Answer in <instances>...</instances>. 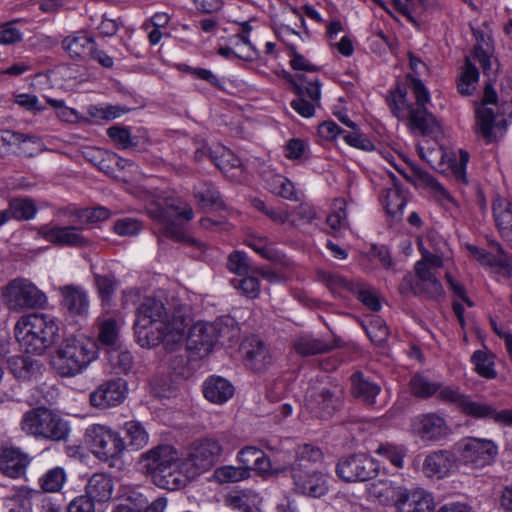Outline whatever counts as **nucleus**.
<instances>
[{
	"label": "nucleus",
	"mask_w": 512,
	"mask_h": 512,
	"mask_svg": "<svg viewBox=\"0 0 512 512\" xmlns=\"http://www.w3.org/2000/svg\"><path fill=\"white\" fill-rule=\"evenodd\" d=\"M186 327V318L175 313L170 315L161 297H146L137 308L134 330L141 347L162 344L167 351H176L183 344Z\"/></svg>",
	"instance_id": "1"
},
{
	"label": "nucleus",
	"mask_w": 512,
	"mask_h": 512,
	"mask_svg": "<svg viewBox=\"0 0 512 512\" xmlns=\"http://www.w3.org/2000/svg\"><path fill=\"white\" fill-rule=\"evenodd\" d=\"M138 464L160 488L173 491L185 486L182 460L172 445L160 444L149 449L140 455Z\"/></svg>",
	"instance_id": "2"
},
{
	"label": "nucleus",
	"mask_w": 512,
	"mask_h": 512,
	"mask_svg": "<svg viewBox=\"0 0 512 512\" xmlns=\"http://www.w3.org/2000/svg\"><path fill=\"white\" fill-rule=\"evenodd\" d=\"M322 450L311 444H301L295 448L294 461L289 465L290 476L296 493L320 498L329 490L327 477L311 466L322 462Z\"/></svg>",
	"instance_id": "3"
},
{
	"label": "nucleus",
	"mask_w": 512,
	"mask_h": 512,
	"mask_svg": "<svg viewBox=\"0 0 512 512\" xmlns=\"http://www.w3.org/2000/svg\"><path fill=\"white\" fill-rule=\"evenodd\" d=\"M14 333L27 354L41 355L59 339V327L55 318L43 313L20 317Z\"/></svg>",
	"instance_id": "4"
},
{
	"label": "nucleus",
	"mask_w": 512,
	"mask_h": 512,
	"mask_svg": "<svg viewBox=\"0 0 512 512\" xmlns=\"http://www.w3.org/2000/svg\"><path fill=\"white\" fill-rule=\"evenodd\" d=\"M96 358L94 341L83 336H69L56 348L51 365L60 376L72 377L85 370Z\"/></svg>",
	"instance_id": "5"
},
{
	"label": "nucleus",
	"mask_w": 512,
	"mask_h": 512,
	"mask_svg": "<svg viewBox=\"0 0 512 512\" xmlns=\"http://www.w3.org/2000/svg\"><path fill=\"white\" fill-rule=\"evenodd\" d=\"M20 426L26 435L37 440L64 442L70 435L69 422L46 407H36L25 412Z\"/></svg>",
	"instance_id": "6"
},
{
	"label": "nucleus",
	"mask_w": 512,
	"mask_h": 512,
	"mask_svg": "<svg viewBox=\"0 0 512 512\" xmlns=\"http://www.w3.org/2000/svg\"><path fill=\"white\" fill-rule=\"evenodd\" d=\"M223 447L220 442L212 437H205L194 441L182 460V470L185 478H195L209 471L220 459Z\"/></svg>",
	"instance_id": "7"
},
{
	"label": "nucleus",
	"mask_w": 512,
	"mask_h": 512,
	"mask_svg": "<svg viewBox=\"0 0 512 512\" xmlns=\"http://www.w3.org/2000/svg\"><path fill=\"white\" fill-rule=\"evenodd\" d=\"M410 87L415 97V104L408 111V127L415 135L426 136L439 129L435 116L428 111L426 105L430 103V93L417 77H410Z\"/></svg>",
	"instance_id": "8"
},
{
	"label": "nucleus",
	"mask_w": 512,
	"mask_h": 512,
	"mask_svg": "<svg viewBox=\"0 0 512 512\" xmlns=\"http://www.w3.org/2000/svg\"><path fill=\"white\" fill-rule=\"evenodd\" d=\"M283 78L298 96L291 102V107L303 117H312L316 107L320 106V80L316 76L309 77L304 74L293 76L289 72H284Z\"/></svg>",
	"instance_id": "9"
},
{
	"label": "nucleus",
	"mask_w": 512,
	"mask_h": 512,
	"mask_svg": "<svg viewBox=\"0 0 512 512\" xmlns=\"http://www.w3.org/2000/svg\"><path fill=\"white\" fill-rule=\"evenodd\" d=\"M4 297L8 308L12 311L43 308L47 304V296L31 281L17 278L8 283Z\"/></svg>",
	"instance_id": "10"
},
{
	"label": "nucleus",
	"mask_w": 512,
	"mask_h": 512,
	"mask_svg": "<svg viewBox=\"0 0 512 512\" xmlns=\"http://www.w3.org/2000/svg\"><path fill=\"white\" fill-rule=\"evenodd\" d=\"M86 441L93 454L102 461L118 458L125 450L124 439L110 427L93 424L86 429Z\"/></svg>",
	"instance_id": "11"
},
{
	"label": "nucleus",
	"mask_w": 512,
	"mask_h": 512,
	"mask_svg": "<svg viewBox=\"0 0 512 512\" xmlns=\"http://www.w3.org/2000/svg\"><path fill=\"white\" fill-rule=\"evenodd\" d=\"M460 462L471 469L490 466L498 455V446L485 438L467 437L457 447Z\"/></svg>",
	"instance_id": "12"
},
{
	"label": "nucleus",
	"mask_w": 512,
	"mask_h": 512,
	"mask_svg": "<svg viewBox=\"0 0 512 512\" xmlns=\"http://www.w3.org/2000/svg\"><path fill=\"white\" fill-rule=\"evenodd\" d=\"M379 464L366 454H351L339 459L337 476L345 482H364L378 475Z\"/></svg>",
	"instance_id": "13"
},
{
	"label": "nucleus",
	"mask_w": 512,
	"mask_h": 512,
	"mask_svg": "<svg viewBox=\"0 0 512 512\" xmlns=\"http://www.w3.org/2000/svg\"><path fill=\"white\" fill-rule=\"evenodd\" d=\"M344 388L337 383H330L307 398V408L319 419H329L343 406Z\"/></svg>",
	"instance_id": "14"
},
{
	"label": "nucleus",
	"mask_w": 512,
	"mask_h": 512,
	"mask_svg": "<svg viewBox=\"0 0 512 512\" xmlns=\"http://www.w3.org/2000/svg\"><path fill=\"white\" fill-rule=\"evenodd\" d=\"M439 401L456 406L462 414L474 419H495V407L474 400L471 395L462 393L458 387H447L441 390Z\"/></svg>",
	"instance_id": "15"
},
{
	"label": "nucleus",
	"mask_w": 512,
	"mask_h": 512,
	"mask_svg": "<svg viewBox=\"0 0 512 512\" xmlns=\"http://www.w3.org/2000/svg\"><path fill=\"white\" fill-rule=\"evenodd\" d=\"M403 277L399 290L402 294L412 293L429 300H439L444 296V289L437 273H415Z\"/></svg>",
	"instance_id": "16"
},
{
	"label": "nucleus",
	"mask_w": 512,
	"mask_h": 512,
	"mask_svg": "<svg viewBox=\"0 0 512 512\" xmlns=\"http://www.w3.org/2000/svg\"><path fill=\"white\" fill-rule=\"evenodd\" d=\"M127 395V382L122 378L102 383L89 397L93 407L106 409L121 404Z\"/></svg>",
	"instance_id": "17"
},
{
	"label": "nucleus",
	"mask_w": 512,
	"mask_h": 512,
	"mask_svg": "<svg viewBox=\"0 0 512 512\" xmlns=\"http://www.w3.org/2000/svg\"><path fill=\"white\" fill-rule=\"evenodd\" d=\"M39 233L46 241L59 246L83 248L91 244V241L82 234V228L80 227H41Z\"/></svg>",
	"instance_id": "18"
},
{
	"label": "nucleus",
	"mask_w": 512,
	"mask_h": 512,
	"mask_svg": "<svg viewBox=\"0 0 512 512\" xmlns=\"http://www.w3.org/2000/svg\"><path fill=\"white\" fill-rule=\"evenodd\" d=\"M412 426L416 434L423 440H439L450 432L444 417L437 413L417 416L413 420Z\"/></svg>",
	"instance_id": "19"
},
{
	"label": "nucleus",
	"mask_w": 512,
	"mask_h": 512,
	"mask_svg": "<svg viewBox=\"0 0 512 512\" xmlns=\"http://www.w3.org/2000/svg\"><path fill=\"white\" fill-rule=\"evenodd\" d=\"M215 343L211 322L196 323L189 331L186 346L194 356L203 358L213 349Z\"/></svg>",
	"instance_id": "20"
},
{
	"label": "nucleus",
	"mask_w": 512,
	"mask_h": 512,
	"mask_svg": "<svg viewBox=\"0 0 512 512\" xmlns=\"http://www.w3.org/2000/svg\"><path fill=\"white\" fill-rule=\"evenodd\" d=\"M240 352L245 365L254 371H261L270 363L269 351L264 342L255 335L246 337L241 345Z\"/></svg>",
	"instance_id": "21"
},
{
	"label": "nucleus",
	"mask_w": 512,
	"mask_h": 512,
	"mask_svg": "<svg viewBox=\"0 0 512 512\" xmlns=\"http://www.w3.org/2000/svg\"><path fill=\"white\" fill-rule=\"evenodd\" d=\"M62 296V306L70 316H86L89 311L87 291L77 285H65L59 288Z\"/></svg>",
	"instance_id": "22"
},
{
	"label": "nucleus",
	"mask_w": 512,
	"mask_h": 512,
	"mask_svg": "<svg viewBox=\"0 0 512 512\" xmlns=\"http://www.w3.org/2000/svg\"><path fill=\"white\" fill-rule=\"evenodd\" d=\"M395 506L398 512H432L434 501L430 493L415 489L400 493Z\"/></svg>",
	"instance_id": "23"
},
{
	"label": "nucleus",
	"mask_w": 512,
	"mask_h": 512,
	"mask_svg": "<svg viewBox=\"0 0 512 512\" xmlns=\"http://www.w3.org/2000/svg\"><path fill=\"white\" fill-rule=\"evenodd\" d=\"M30 461L29 455L20 449L5 448L0 454V470L10 478H19L25 475Z\"/></svg>",
	"instance_id": "24"
},
{
	"label": "nucleus",
	"mask_w": 512,
	"mask_h": 512,
	"mask_svg": "<svg viewBox=\"0 0 512 512\" xmlns=\"http://www.w3.org/2000/svg\"><path fill=\"white\" fill-rule=\"evenodd\" d=\"M381 199L387 214L393 220L400 221L407 203V196L395 177L392 178V186L382 190Z\"/></svg>",
	"instance_id": "25"
},
{
	"label": "nucleus",
	"mask_w": 512,
	"mask_h": 512,
	"mask_svg": "<svg viewBox=\"0 0 512 512\" xmlns=\"http://www.w3.org/2000/svg\"><path fill=\"white\" fill-rule=\"evenodd\" d=\"M350 380L352 395L364 405L374 406L381 392L380 385L365 377L360 371L353 373Z\"/></svg>",
	"instance_id": "26"
},
{
	"label": "nucleus",
	"mask_w": 512,
	"mask_h": 512,
	"mask_svg": "<svg viewBox=\"0 0 512 512\" xmlns=\"http://www.w3.org/2000/svg\"><path fill=\"white\" fill-rule=\"evenodd\" d=\"M234 386L225 378L210 376L203 384L204 397L215 404H223L234 395Z\"/></svg>",
	"instance_id": "27"
},
{
	"label": "nucleus",
	"mask_w": 512,
	"mask_h": 512,
	"mask_svg": "<svg viewBox=\"0 0 512 512\" xmlns=\"http://www.w3.org/2000/svg\"><path fill=\"white\" fill-rule=\"evenodd\" d=\"M216 344L230 346L240 338V327L231 316H222L211 322Z\"/></svg>",
	"instance_id": "28"
},
{
	"label": "nucleus",
	"mask_w": 512,
	"mask_h": 512,
	"mask_svg": "<svg viewBox=\"0 0 512 512\" xmlns=\"http://www.w3.org/2000/svg\"><path fill=\"white\" fill-rule=\"evenodd\" d=\"M86 496L94 502H106L113 493V480L107 473H94L88 480Z\"/></svg>",
	"instance_id": "29"
},
{
	"label": "nucleus",
	"mask_w": 512,
	"mask_h": 512,
	"mask_svg": "<svg viewBox=\"0 0 512 512\" xmlns=\"http://www.w3.org/2000/svg\"><path fill=\"white\" fill-rule=\"evenodd\" d=\"M210 160L221 170V172L231 178L238 180L243 175V166L241 160L230 150L222 149L219 153H210Z\"/></svg>",
	"instance_id": "30"
},
{
	"label": "nucleus",
	"mask_w": 512,
	"mask_h": 512,
	"mask_svg": "<svg viewBox=\"0 0 512 512\" xmlns=\"http://www.w3.org/2000/svg\"><path fill=\"white\" fill-rule=\"evenodd\" d=\"M453 465V456L448 451L429 454L423 464V471L428 477H445Z\"/></svg>",
	"instance_id": "31"
},
{
	"label": "nucleus",
	"mask_w": 512,
	"mask_h": 512,
	"mask_svg": "<svg viewBox=\"0 0 512 512\" xmlns=\"http://www.w3.org/2000/svg\"><path fill=\"white\" fill-rule=\"evenodd\" d=\"M125 449L140 450L145 447L149 441V435L142 423L131 420L122 426Z\"/></svg>",
	"instance_id": "32"
},
{
	"label": "nucleus",
	"mask_w": 512,
	"mask_h": 512,
	"mask_svg": "<svg viewBox=\"0 0 512 512\" xmlns=\"http://www.w3.org/2000/svg\"><path fill=\"white\" fill-rule=\"evenodd\" d=\"M493 215L501 236L512 242V203L497 199L493 203Z\"/></svg>",
	"instance_id": "33"
},
{
	"label": "nucleus",
	"mask_w": 512,
	"mask_h": 512,
	"mask_svg": "<svg viewBox=\"0 0 512 512\" xmlns=\"http://www.w3.org/2000/svg\"><path fill=\"white\" fill-rule=\"evenodd\" d=\"M447 387L439 382L431 381L422 373L414 374L409 381L411 394L420 399H428L437 393V399L439 400L441 390Z\"/></svg>",
	"instance_id": "34"
},
{
	"label": "nucleus",
	"mask_w": 512,
	"mask_h": 512,
	"mask_svg": "<svg viewBox=\"0 0 512 512\" xmlns=\"http://www.w3.org/2000/svg\"><path fill=\"white\" fill-rule=\"evenodd\" d=\"M9 368L12 374L21 381L31 380L41 372L39 361L23 355L12 357L9 360Z\"/></svg>",
	"instance_id": "35"
},
{
	"label": "nucleus",
	"mask_w": 512,
	"mask_h": 512,
	"mask_svg": "<svg viewBox=\"0 0 512 512\" xmlns=\"http://www.w3.org/2000/svg\"><path fill=\"white\" fill-rule=\"evenodd\" d=\"M94 39L82 32L67 36L62 41L63 49L74 59H85L88 57Z\"/></svg>",
	"instance_id": "36"
},
{
	"label": "nucleus",
	"mask_w": 512,
	"mask_h": 512,
	"mask_svg": "<svg viewBox=\"0 0 512 512\" xmlns=\"http://www.w3.org/2000/svg\"><path fill=\"white\" fill-rule=\"evenodd\" d=\"M98 328L99 343L109 349L118 350L120 348V326L116 319H105L99 323Z\"/></svg>",
	"instance_id": "37"
},
{
	"label": "nucleus",
	"mask_w": 512,
	"mask_h": 512,
	"mask_svg": "<svg viewBox=\"0 0 512 512\" xmlns=\"http://www.w3.org/2000/svg\"><path fill=\"white\" fill-rule=\"evenodd\" d=\"M494 358L495 355L488 350H476L471 356L475 372L482 378L495 379L497 371Z\"/></svg>",
	"instance_id": "38"
},
{
	"label": "nucleus",
	"mask_w": 512,
	"mask_h": 512,
	"mask_svg": "<svg viewBox=\"0 0 512 512\" xmlns=\"http://www.w3.org/2000/svg\"><path fill=\"white\" fill-rule=\"evenodd\" d=\"M394 8L405 16L416 28L420 27V18L426 9V0H392Z\"/></svg>",
	"instance_id": "39"
},
{
	"label": "nucleus",
	"mask_w": 512,
	"mask_h": 512,
	"mask_svg": "<svg viewBox=\"0 0 512 512\" xmlns=\"http://www.w3.org/2000/svg\"><path fill=\"white\" fill-rule=\"evenodd\" d=\"M333 346L319 338L301 336L294 342L295 351L302 356H313L329 352Z\"/></svg>",
	"instance_id": "40"
},
{
	"label": "nucleus",
	"mask_w": 512,
	"mask_h": 512,
	"mask_svg": "<svg viewBox=\"0 0 512 512\" xmlns=\"http://www.w3.org/2000/svg\"><path fill=\"white\" fill-rule=\"evenodd\" d=\"M93 279L102 305L109 306L119 285L115 275L112 273L104 275L94 273Z\"/></svg>",
	"instance_id": "41"
},
{
	"label": "nucleus",
	"mask_w": 512,
	"mask_h": 512,
	"mask_svg": "<svg viewBox=\"0 0 512 512\" xmlns=\"http://www.w3.org/2000/svg\"><path fill=\"white\" fill-rule=\"evenodd\" d=\"M164 225L163 234L167 238L178 242H184L187 245L199 250L198 253L194 254V257L201 258L204 256V253L207 249L205 243L193 237L187 236L184 231L172 221V219H170L169 222L165 223Z\"/></svg>",
	"instance_id": "42"
},
{
	"label": "nucleus",
	"mask_w": 512,
	"mask_h": 512,
	"mask_svg": "<svg viewBox=\"0 0 512 512\" xmlns=\"http://www.w3.org/2000/svg\"><path fill=\"white\" fill-rule=\"evenodd\" d=\"M479 80V71L477 67L467 57L465 65L460 72L459 79L457 81V90L461 95L469 96L472 95L476 89V83Z\"/></svg>",
	"instance_id": "43"
},
{
	"label": "nucleus",
	"mask_w": 512,
	"mask_h": 512,
	"mask_svg": "<svg viewBox=\"0 0 512 512\" xmlns=\"http://www.w3.org/2000/svg\"><path fill=\"white\" fill-rule=\"evenodd\" d=\"M412 177L415 184L430 188L442 199L452 204H456L454 198L449 194V192L429 172L419 167H414L412 169Z\"/></svg>",
	"instance_id": "44"
},
{
	"label": "nucleus",
	"mask_w": 512,
	"mask_h": 512,
	"mask_svg": "<svg viewBox=\"0 0 512 512\" xmlns=\"http://www.w3.org/2000/svg\"><path fill=\"white\" fill-rule=\"evenodd\" d=\"M251 475L250 466L235 467L231 465L221 466L216 468L213 473V478L220 484L234 483L246 480Z\"/></svg>",
	"instance_id": "45"
},
{
	"label": "nucleus",
	"mask_w": 512,
	"mask_h": 512,
	"mask_svg": "<svg viewBox=\"0 0 512 512\" xmlns=\"http://www.w3.org/2000/svg\"><path fill=\"white\" fill-rule=\"evenodd\" d=\"M406 95V89L398 86L395 90L390 91L386 97V102L392 114L398 120H406L410 107L414 105L407 103Z\"/></svg>",
	"instance_id": "46"
},
{
	"label": "nucleus",
	"mask_w": 512,
	"mask_h": 512,
	"mask_svg": "<svg viewBox=\"0 0 512 512\" xmlns=\"http://www.w3.org/2000/svg\"><path fill=\"white\" fill-rule=\"evenodd\" d=\"M194 196L202 207H221L223 205L219 191L209 182H202L195 186Z\"/></svg>",
	"instance_id": "47"
},
{
	"label": "nucleus",
	"mask_w": 512,
	"mask_h": 512,
	"mask_svg": "<svg viewBox=\"0 0 512 512\" xmlns=\"http://www.w3.org/2000/svg\"><path fill=\"white\" fill-rule=\"evenodd\" d=\"M351 293L370 310H380L381 303L375 289L365 282L355 281V284L351 286Z\"/></svg>",
	"instance_id": "48"
},
{
	"label": "nucleus",
	"mask_w": 512,
	"mask_h": 512,
	"mask_svg": "<svg viewBox=\"0 0 512 512\" xmlns=\"http://www.w3.org/2000/svg\"><path fill=\"white\" fill-rule=\"evenodd\" d=\"M317 277L333 294H341L342 291L351 292V286L355 281H348L338 273L319 270Z\"/></svg>",
	"instance_id": "49"
},
{
	"label": "nucleus",
	"mask_w": 512,
	"mask_h": 512,
	"mask_svg": "<svg viewBox=\"0 0 512 512\" xmlns=\"http://www.w3.org/2000/svg\"><path fill=\"white\" fill-rule=\"evenodd\" d=\"M150 491L151 489L141 487H127L122 495L123 504L135 508V511L143 512L148 506Z\"/></svg>",
	"instance_id": "50"
},
{
	"label": "nucleus",
	"mask_w": 512,
	"mask_h": 512,
	"mask_svg": "<svg viewBox=\"0 0 512 512\" xmlns=\"http://www.w3.org/2000/svg\"><path fill=\"white\" fill-rule=\"evenodd\" d=\"M66 481L65 470L55 467L48 470L40 479L39 484L44 492H59Z\"/></svg>",
	"instance_id": "51"
},
{
	"label": "nucleus",
	"mask_w": 512,
	"mask_h": 512,
	"mask_svg": "<svg viewBox=\"0 0 512 512\" xmlns=\"http://www.w3.org/2000/svg\"><path fill=\"white\" fill-rule=\"evenodd\" d=\"M478 131L483 138L491 141L495 121V113L492 108L481 106L476 109Z\"/></svg>",
	"instance_id": "52"
},
{
	"label": "nucleus",
	"mask_w": 512,
	"mask_h": 512,
	"mask_svg": "<svg viewBox=\"0 0 512 512\" xmlns=\"http://www.w3.org/2000/svg\"><path fill=\"white\" fill-rule=\"evenodd\" d=\"M490 247L494 251L492 268H495L502 275L510 277L512 274V256L506 253L498 242H492Z\"/></svg>",
	"instance_id": "53"
},
{
	"label": "nucleus",
	"mask_w": 512,
	"mask_h": 512,
	"mask_svg": "<svg viewBox=\"0 0 512 512\" xmlns=\"http://www.w3.org/2000/svg\"><path fill=\"white\" fill-rule=\"evenodd\" d=\"M375 454L389 460L395 467L401 468L403 466V458L406 455V449L403 446L386 442L378 445Z\"/></svg>",
	"instance_id": "54"
},
{
	"label": "nucleus",
	"mask_w": 512,
	"mask_h": 512,
	"mask_svg": "<svg viewBox=\"0 0 512 512\" xmlns=\"http://www.w3.org/2000/svg\"><path fill=\"white\" fill-rule=\"evenodd\" d=\"M9 206L12 211L13 218L17 220H30L34 218L37 212V207L31 199H13L10 201Z\"/></svg>",
	"instance_id": "55"
},
{
	"label": "nucleus",
	"mask_w": 512,
	"mask_h": 512,
	"mask_svg": "<svg viewBox=\"0 0 512 512\" xmlns=\"http://www.w3.org/2000/svg\"><path fill=\"white\" fill-rule=\"evenodd\" d=\"M365 331L370 340L378 346L383 345L389 336L386 323L379 317L370 320L365 326Z\"/></svg>",
	"instance_id": "56"
},
{
	"label": "nucleus",
	"mask_w": 512,
	"mask_h": 512,
	"mask_svg": "<svg viewBox=\"0 0 512 512\" xmlns=\"http://www.w3.org/2000/svg\"><path fill=\"white\" fill-rule=\"evenodd\" d=\"M254 465H251V471H256L259 475H279L288 471L289 466L273 467L270 458L261 450L259 456L254 459Z\"/></svg>",
	"instance_id": "57"
},
{
	"label": "nucleus",
	"mask_w": 512,
	"mask_h": 512,
	"mask_svg": "<svg viewBox=\"0 0 512 512\" xmlns=\"http://www.w3.org/2000/svg\"><path fill=\"white\" fill-rule=\"evenodd\" d=\"M270 191L288 200H298L297 192L295 191L293 183L280 175H275L272 178Z\"/></svg>",
	"instance_id": "58"
},
{
	"label": "nucleus",
	"mask_w": 512,
	"mask_h": 512,
	"mask_svg": "<svg viewBox=\"0 0 512 512\" xmlns=\"http://www.w3.org/2000/svg\"><path fill=\"white\" fill-rule=\"evenodd\" d=\"M0 139L3 144L7 146H16L20 148V146L26 142H31L33 144H40V138L36 135L32 134H23L21 132H15L12 130H2Z\"/></svg>",
	"instance_id": "59"
},
{
	"label": "nucleus",
	"mask_w": 512,
	"mask_h": 512,
	"mask_svg": "<svg viewBox=\"0 0 512 512\" xmlns=\"http://www.w3.org/2000/svg\"><path fill=\"white\" fill-rule=\"evenodd\" d=\"M442 266L443 260L440 256L424 250L422 252V258L416 262L414 270L415 273H437V269Z\"/></svg>",
	"instance_id": "60"
},
{
	"label": "nucleus",
	"mask_w": 512,
	"mask_h": 512,
	"mask_svg": "<svg viewBox=\"0 0 512 512\" xmlns=\"http://www.w3.org/2000/svg\"><path fill=\"white\" fill-rule=\"evenodd\" d=\"M107 134L110 139L122 149L136 147L138 144V142L134 141V138L131 136L130 130L125 127L112 126L108 128Z\"/></svg>",
	"instance_id": "61"
},
{
	"label": "nucleus",
	"mask_w": 512,
	"mask_h": 512,
	"mask_svg": "<svg viewBox=\"0 0 512 512\" xmlns=\"http://www.w3.org/2000/svg\"><path fill=\"white\" fill-rule=\"evenodd\" d=\"M232 285L241 291V293L249 299L258 297L260 293V282L258 278L253 276L243 277L241 279H233Z\"/></svg>",
	"instance_id": "62"
},
{
	"label": "nucleus",
	"mask_w": 512,
	"mask_h": 512,
	"mask_svg": "<svg viewBox=\"0 0 512 512\" xmlns=\"http://www.w3.org/2000/svg\"><path fill=\"white\" fill-rule=\"evenodd\" d=\"M113 353L110 356V361L115 370L116 374H128L134 365L133 356L129 351H117L113 350Z\"/></svg>",
	"instance_id": "63"
},
{
	"label": "nucleus",
	"mask_w": 512,
	"mask_h": 512,
	"mask_svg": "<svg viewBox=\"0 0 512 512\" xmlns=\"http://www.w3.org/2000/svg\"><path fill=\"white\" fill-rule=\"evenodd\" d=\"M292 224L294 226H302L311 224L314 219L317 218L315 208L309 203H301L292 212Z\"/></svg>",
	"instance_id": "64"
}]
</instances>
